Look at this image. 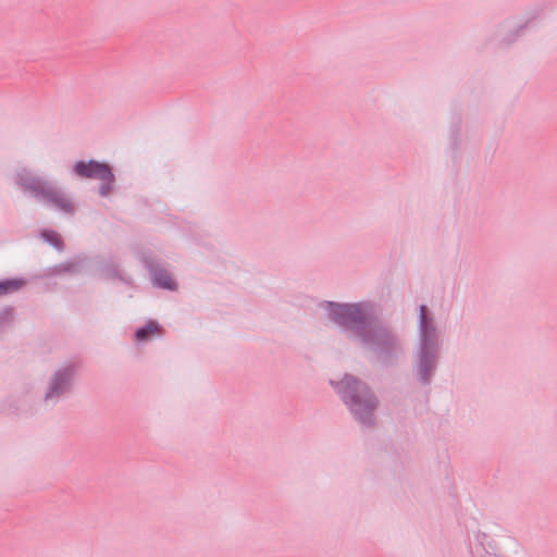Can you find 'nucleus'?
Returning a JSON list of instances; mask_svg holds the SVG:
<instances>
[{
  "instance_id": "1",
  "label": "nucleus",
  "mask_w": 557,
  "mask_h": 557,
  "mask_svg": "<svg viewBox=\"0 0 557 557\" xmlns=\"http://www.w3.org/2000/svg\"><path fill=\"white\" fill-rule=\"evenodd\" d=\"M22 188L30 193L35 198L42 200L52 208L65 213L74 211L72 199L53 184L29 174L20 177Z\"/></svg>"
},
{
  "instance_id": "2",
  "label": "nucleus",
  "mask_w": 557,
  "mask_h": 557,
  "mask_svg": "<svg viewBox=\"0 0 557 557\" xmlns=\"http://www.w3.org/2000/svg\"><path fill=\"white\" fill-rule=\"evenodd\" d=\"M343 383L347 389H354L347 391L345 396L347 403L349 399V406L352 412L361 419L368 416L374 409L375 401L368 393L367 387L351 376L345 377Z\"/></svg>"
},
{
  "instance_id": "3",
  "label": "nucleus",
  "mask_w": 557,
  "mask_h": 557,
  "mask_svg": "<svg viewBox=\"0 0 557 557\" xmlns=\"http://www.w3.org/2000/svg\"><path fill=\"white\" fill-rule=\"evenodd\" d=\"M74 171L81 177L102 181L103 185L101 186V194L103 196L108 195L110 191V184L113 182V174L106 163L97 161H79L75 164Z\"/></svg>"
},
{
  "instance_id": "4",
  "label": "nucleus",
  "mask_w": 557,
  "mask_h": 557,
  "mask_svg": "<svg viewBox=\"0 0 557 557\" xmlns=\"http://www.w3.org/2000/svg\"><path fill=\"white\" fill-rule=\"evenodd\" d=\"M329 310L331 318L344 326H350L359 323L363 318L362 310L357 305L330 304Z\"/></svg>"
},
{
  "instance_id": "5",
  "label": "nucleus",
  "mask_w": 557,
  "mask_h": 557,
  "mask_svg": "<svg viewBox=\"0 0 557 557\" xmlns=\"http://www.w3.org/2000/svg\"><path fill=\"white\" fill-rule=\"evenodd\" d=\"M160 332V326L156 322L148 323L145 327L139 329L136 332V337L138 341H145L149 338L150 335L158 334Z\"/></svg>"
},
{
  "instance_id": "6",
  "label": "nucleus",
  "mask_w": 557,
  "mask_h": 557,
  "mask_svg": "<svg viewBox=\"0 0 557 557\" xmlns=\"http://www.w3.org/2000/svg\"><path fill=\"white\" fill-rule=\"evenodd\" d=\"M153 280H154V283L160 287L169 288V289H172L175 287L173 280L166 272H163V271L156 272Z\"/></svg>"
},
{
  "instance_id": "7",
  "label": "nucleus",
  "mask_w": 557,
  "mask_h": 557,
  "mask_svg": "<svg viewBox=\"0 0 557 557\" xmlns=\"http://www.w3.org/2000/svg\"><path fill=\"white\" fill-rule=\"evenodd\" d=\"M21 287V282L9 280L0 282V296L17 290Z\"/></svg>"
},
{
  "instance_id": "8",
  "label": "nucleus",
  "mask_w": 557,
  "mask_h": 557,
  "mask_svg": "<svg viewBox=\"0 0 557 557\" xmlns=\"http://www.w3.org/2000/svg\"><path fill=\"white\" fill-rule=\"evenodd\" d=\"M420 321H421V329L423 330V332H425L426 324H428L426 307L425 306L420 307Z\"/></svg>"
},
{
  "instance_id": "9",
  "label": "nucleus",
  "mask_w": 557,
  "mask_h": 557,
  "mask_svg": "<svg viewBox=\"0 0 557 557\" xmlns=\"http://www.w3.org/2000/svg\"><path fill=\"white\" fill-rule=\"evenodd\" d=\"M61 379L58 377L53 384V386L51 387V391L48 393V397L52 396V395H55V394H59L60 391H59V383H60Z\"/></svg>"
}]
</instances>
